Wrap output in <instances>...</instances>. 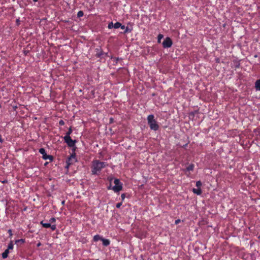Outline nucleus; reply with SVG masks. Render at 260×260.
Wrapping results in <instances>:
<instances>
[{
	"label": "nucleus",
	"mask_w": 260,
	"mask_h": 260,
	"mask_svg": "<svg viewBox=\"0 0 260 260\" xmlns=\"http://www.w3.org/2000/svg\"><path fill=\"white\" fill-rule=\"evenodd\" d=\"M172 40L169 38L167 37L162 42V46L164 48H170L172 45Z\"/></svg>",
	"instance_id": "nucleus-6"
},
{
	"label": "nucleus",
	"mask_w": 260,
	"mask_h": 260,
	"mask_svg": "<svg viewBox=\"0 0 260 260\" xmlns=\"http://www.w3.org/2000/svg\"><path fill=\"white\" fill-rule=\"evenodd\" d=\"M14 248V244L12 241H11L9 244H8L7 249L10 251V250H12Z\"/></svg>",
	"instance_id": "nucleus-14"
},
{
	"label": "nucleus",
	"mask_w": 260,
	"mask_h": 260,
	"mask_svg": "<svg viewBox=\"0 0 260 260\" xmlns=\"http://www.w3.org/2000/svg\"><path fill=\"white\" fill-rule=\"evenodd\" d=\"M121 198L122 201H123L124 200L125 198V194L124 193H122L121 195Z\"/></svg>",
	"instance_id": "nucleus-30"
},
{
	"label": "nucleus",
	"mask_w": 260,
	"mask_h": 260,
	"mask_svg": "<svg viewBox=\"0 0 260 260\" xmlns=\"http://www.w3.org/2000/svg\"><path fill=\"white\" fill-rule=\"evenodd\" d=\"M16 23H17V25H19L20 24V20H19V19H17Z\"/></svg>",
	"instance_id": "nucleus-35"
},
{
	"label": "nucleus",
	"mask_w": 260,
	"mask_h": 260,
	"mask_svg": "<svg viewBox=\"0 0 260 260\" xmlns=\"http://www.w3.org/2000/svg\"><path fill=\"white\" fill-rule=\"evenodd\" d=\"M121 26V23L119 22H116L114 24V28H118Z\"/></svg>",
	"instance_id": "nucleus-17"
},
{
	"label": "nucleus",
	"mask_w": 260,
	"mask_h": 260,
	"mask_svg": "<svg viewBox=\"0 0 260 260\" xmlns=\"http://www.w3.org/2000/svg\"><path fill=\"white\" fill-rule=\"evenodd\" d=\"M10 253V251L7 249L5 250V251L2 253V257L3 258H6L8 256V254Z\"/></svg>",
	"instance_id": "nucleus-10"
},
{
	"label": "nucleus",
	"mask_w": 260,
	"mask_h": 260,
	"mask_svg": "<svg viewBox=\"0 0 260 260\" xmlns=\"http://www.w3.org/2000/svg\"><path fill=\"white\" fill-rule=\"evenodd\" d=\"M131 31V29H130L128 27H126L123 33L127 34L128 32H130Z\"/></svg>",
	"instance_id": "nucleus-23"
},
{
	"label": "nucleus",
	"mask_w": 260,
	"mask_h": 260,
	"mask_svg": "<svg viewBox=\"0 0 260 260\" xmlns=\"http://www.w3.org/2000/svg\"><path fill=\"white\" fill-rule=\"evenodd\" d=\"M164 36L162 34H159L157 36V42L158 43L161 42V40L163 38Z\"/></svg>",
	"instance_id": "nucleus-19"
},
{
	"label": "nucleus",
	"mask_w": 260,
	"mask_h": 260,
	"mask_svg": "<svg viewBox=\"0 0 260 260\" xmlns=\"http://www.w3.org/2000/svg\"><path fill=\"white\" fill-rule=\"evenodd\" d=\"M55 221H56V219L54 217L51 218L49 220L50 222H51V223L55 222Z\"/></svg>",
	"instance_id": "nucleus-26"
},
{
	"label": "nucleus",
	"mask_w": 260,
	"mask_h": 260,
	"mask_svg": "<svg viewBox=\"0 0 260 260\" xmlns=\"http://www.w3.org/2000/svg\"><path fill=\"white\" fill-rule=\"evenodd\" d=\"M50 228H51V229L52 231H54V230H55V229H56V225H55V224H54V225H51V226H50Z\"/></svg>",
	"instance_id": "nucleus-28"
},
{
	"label": "nucleus",
	"mask_w": 260,
	"mask_h": 260,
	"mask_svg": "<svg viewBox=\"0 0 260 260\" xmlns=\"http://www.w3.org/2000/svg\"><path fill=\"white\" fill-rule=\"evenodd\" d=\"M148 124L151 130L157 131L159 129V125L154 118V116L150 114L147 117Z\"/></svg>",
	"instance_id": "nucleus-2"
},
{
	"label": "nucleus",
	"mask_w": 260,
	"mask_h": 260,
	"mask_svg": "<svg viewBox=\"0 0 260 260\" xmlns=\"http://www.w3.org/2000/svg\"><path fill=\"white\" fill-rule=\"evenodd\" d=\"M84 15V13L82 11H79L77 13V17L78 18H80L83 17Z\"/></svg>",
	"instance_id": "nucleus-20"
},
{
	"label": "nucleus",
	"mask_w": 260,
	"mask_h": 260,
	"mask_svg": "<svg viewBox=\"0 0 260 260\" xmlns=\"http://www.w3.org/2000/svg\"><path fill=\"white\" fill-rule=\"evenodd\" d=\"M194 168V164H190L188 167L186 168V169L184 170L185 172H190L193 171Z\"/></svg>",
	"instance_id": "nucleus-7"
},
{
	"label": "nucleus",
	"mask_w": 260,
	"mask_h": 260,
	"mask_svg": "<svg viewBox=\"0 0 260 260\" xmlns=\"http://www.w3.org/2000/svg\"><path fill=\"white\" fill-rule=\"evenodd\" d=\"M122 202L118 203L116 205V207L117 208H119L121 207V206L122 205Z\"/></svg>",
	"instance_id": "nucleus-27"
},
{
	"label": "nucleus",
	"mask_w": 260,
	"mask_h": 260,
	"mask_svg": "<svg viewBox=\"0 0 260 260\" xmlns=\"http://www.w3.org/2000/svg\"><path fill=\"white\" fill-rule=\"evenodd\" d=\"M34 2H38V0H32Z\"/></svg>",
	"instance_id": "nucleus-38"
},
{
	"label": "nucleus",
	"mask_w": 260,
	"mask_h": 260,
	"mask_svg": "<svg viewBox=\"0 0 260 260\" xmlns=\"http://www.w3.org/2000/svg\"><path fill=\"white\" fill-rule=\"evenodd\" d=\"M115 185L112 187V189L115 192H118L122 189V184L120 182L119 179H115L114 180Z\"/></svg>",
	"instance_id": "nucleus-4"
},
{
	"label": "nucleus",
	"mask_w": 260,
	"mask_h": 260,
	"mask_svg": "<svg viewBox=\"0 0 260 260\" xmlns=\"http://www.w3.org/2000/svg\"><path fill=\"white\" fill-rule=\"evenodd\" d=\"M74 152L71 155L70 157L69 158H72L73 160H74V161H76V154L75 153V151H74Z\"/></svg>",
	"instance_id": "nucleus-21"
},
{
	"label": "nucleus",
	"mask_w": 260,
	"mask_h": 260,
	"mask_svg": "<svg viewBox=\"0 0 260 260\" xmlns=\"http://www.w3.org/2000/svg\"><path fill=\"white\" fill-rule=\"evenodd\" d=\"M181 221V220L180 219H177L175 221V224H178L179 223H180Z\"/></svg>",
	"instance_id": "nucleus-31"
},
{
	"label": "nucleus",
	"mask_w": 260,
	"mask_h": 260,
	"mask_svg": "<svg viewBox=\"0 0 260 260\" xmlns=\"http://www.w3.org/2000/svg\"><path fill=\"white\" fill-rule=\"evenodd\" d=\"M4 142V139L2 138V135L0 134V142L2 143Z\"/></svg>",
	"instance_id": "nucleus-32"
},
{
	"label": "nucleus",
	"mask_w": 260,
	"mask_h": 260,
	"mask_svg": "<svg viewBox=\"0 0 260 260\" xmlns=\"http://www.w3.org/2000/svg\"><path fill=\"white\" fill-rule=\"evenodd\" d=\"M102 241L103 242V245L104 246H107L110 243V240L109 239H104L103 238V239L102 240Z\"/></svg>",
	"instance_id": "nucleus-8"
},
{
	"label": "nucleus",
	"mask_w": 260,
	"mask_h": 260,
	"mask_svg": "<svg viewBox=\"0 0 260 260\" xmlns=\"http://www.w3.org/2000/svg\"><path fill=\"white\" fill-rule=\"evenodd\" d=\"M114 59L116 60V62L119 60V58L118 57H114Z\"/></svg>",
	"instance_id": "nucleus-36"
},
{
	"label": "nucleus",
	"mask_w": 260,
	"mask_h": 260,
	"mask_svg": "<svg viewBox=\"0 0 260 260\" xmlns=\"http://www.w3.org/2000/svg\"><path fill=\"white\" fill-rule=\"evenodd\" d=\"M59 124L61 126L63 125L64 124V122L63 120H60L59 121Z\"/></svg>",
	"instance_id": "nucleus-29"
},
{
	"label": "nucleus",
	"mask_w": 260,
	"mask_h": 260,
	"mask_svg": "<svg viewBox=\"0 0 260 260\" xmlns=\"http://www.w3.org/2000/svg\"><path fill=\"white\" fill-rule=\"evenodd\" d=\"M63 140L64 142L67 143L69 147H74L73 149V150L75 151L76 149V147H75V144L76 143V140H72L71 137H64Z\"/></svg>",
	"instance_id": "nucleus-3"
},
{
	"label": "nucleus",
	"mask_w": 260,
	"mask_h": 260,
	"mask_svg": "<svg viewBox=\"0 0 260 260\" xmlns=\"http://www.w3.org/2000/svg\"><path fill=\"white\" fill-rule=\"evenodd\" d=\"M25 242V239H21L19 240H16L15 241V244L18 245L19 243H21L22 244L24 243Z\"/></svg>",
	"instance_id": "nucleus-16"
},
{
	"label": "nucleus",
	"mask_w": 260,
	"mask_h": 260,
	"mask_svg": "<svg viewBox=\"0 0 260 260\" xmlns=\"http://www.w3.org/2000/svg\"><path fill=\"white\" fill-rule=\"evenodd\" d=\"M202 185V182L201 181H198L197 182H196V186L197 187H198V188H200V187Z\"/></svg>",
	"instance_id": "nucleus-24"
},
{
	"label": "nucleus",
	"mask_w": 260,
	"mask_h": 260,
	"mask_svg": "<svg viewBox=\"0 0 260 260\" xmlns=\"http://www.w3.org/2000/svg\"><path fill=\"white\" fill-rule=\"evenodd\" d=\"M107 166V163L105 162L101 161L99 160H93L92 161L91 166V173L92 175H99L101 173L102 170L105 168Z\"/></svg>",
	"instance_id": "nucleus-1"
},
{
	"label": "nucleus",
	"mask_w": 260,
	"mask_h": 260,
	"mask_svg": "<svg viewBox=\"0 0 260 260\" xmlns=\"http://www.w3.org/2000/svg\"><path fill=\"white\" fill-rule=\"evenodd\" d=\"M192 192L194 193L197 194V195H200L202 193V190L200 188L197 189L193 188Z\"/></svg>",
	"instance_id": "nucleus-9"
},
{
	"label": "nucleus",
	"mask_w": 260,
	"mask_h": 260,
	"mask_svg": "<svg viewBox=\"0 0 260 260\" xmlns=\"http://www.w3.org/2000/svg\"><path fill=\"white\" fill-rule=\"evenodd\" d=\"M74 160H73L72 158H69L67 160V163L68 165H71L73 164Z\"/></svg>",
	"instance_id": "nucleus-18"
},
{
	"label": "nucleus",
	"mask_w": 260,
	"mask_h": 260,
	"mask_svg": "<svg viewBox=\"0 0 260 260\" xmlns=\"http://www.w3.org/2000/svg\"><path fill=\"white\" fill-rule=\"evenodd\" d=\"M120 27L121 28V29H124V30H125V28H126L124 25H122V24Z\"/></svg>",
	"instance_id": "nucleus-33"
},
{
	"label": "nucleus",
	"mask_w": 260,
	"mask_h": 260,
	"mask_svg": "<svg viewBox=\"0 0 260 260\" xmlns=\"http://www.w3.org/2000/svg\"><path fill=\"white\" fill-rule=\"evenodd\" d=\"M73 130L72 129V127H70L69 128L68 131L66 133V136L64 137H70L71 134L72 133Z\"/></svg>",
	"instance_id": "nucleus-15"
},
{
	"label": "nucleus",
	"mask_w": 260,
	"mask_h": 260,
	"mask_svg": "<svg viewBox=\"0 0 260 260\" xmlns=\"http://www.w3.org/2000/svg\"><path fill=\"white\" fill-rule=\"evenodd\" d=\"M41 243L40 242L38 243L37 244V247H39V246H41Z\"/></svg>",
	"instance_id": "nucleus-37"
},
{
	"label": "nucleus",
	"mask_w": 260,
	"mask_h": 260,
	"mask_svg": "<svg viewBox=\"0 0 260 260\" xmlns=\"http://www.w3.org/2000/svg\"><path fill=\"white\" fill-rule=\"evenodd\" d=\"M8 233H9V237L11 238L12 236H13V233H12V230L11 229H9L8 231Z\"/></svg>",
	"instance_id": "nucleus-25"
},
{
	"label": "nucleus",
	"mask_w": 260,
	"mask_h": 260,
	"mask_svg": "<svg viewBox=\"0 0 260 260\" xmlns=\"http://www.w3.org/2000/svg\"><path fill=\"white\" fill-rule=\"evenodd\" d=\"M39 152L43 155L42 158L44 160L49 159L50 161H52L53 159V157L52 155H47L46 153L45 149L42 148L39 150Z\"/></svg>",
	"instance_id": "nucleus-5"
},
{
	"label": "nucleus",
	"mask_w": 260,
	"mask_h": 260,
	"mask_svg": "<svg viewBox=\"0 0 260 260\" xmlns=\"http://www.w3.org/2000/svg\"><path fill=\"white\" fill-rule=\"evenodd\" d=\"M103 239V237H101V236H100L99 235H95L94 237H93V241L94 242H97L99 240H102Z\"/></svg>",
	"instance_id": "nucleus-12"
},
{
	"label": "nucleus",
	"mask_w": 260,
	"mask_h": 260,
	"mask_svg": "<svg viewBox=\"0 0 260 260\" xmlns=\"http://www.w3.org/2000/svg\"><path fill=\"white\" fill-rule=\"evenodd\" d=\"M107 188L108 189L110 190V189H112V187L111 186V184H110V185L109 186L107 187Z\"/></svg>",
	"instance_id": "nucleus-34"
},
{
	"label": "nucleus",
	"mask_w": 260,
	"mask_h": 260,
	"mask_svg": "<svg viewBox=\"0 0 260 260\" xmlns=\"http://www.w3.org/2000/svg\"><path fill=\"white\" fill-rule=\"evenodd\" d=\"M255 88L256 90L260 91V79L256 81L255 83Z\"/></svg>",
	"instance_id": "nucleus-11"
},
{
	"label": "nucleus",
	"mask_w": 260,
	"mask_h": 260,
	"mask_svg": "<svg viewBox=\"0 0 260 260\" xmlns=\"http://www.w3.org/2000/svg\"><path fill=\"white\" fill-rule=\"evenodd\" d=\"M108 28L109 29H111L112 28H114V24L112 22H110L108 23Z\"/></svg>",
	"instance_id": "nucleus-22"
},
{
	"label": "nucleus",
	"mask_w": 260,
	"mask_h": 260,
	"mask_svg": "<svg viewBox=\"0 0 260 260\" xmlns=\"http://www.w3.org/2000/svg\"><path fill=\"white\" fill-rule=\"evenodd\" d=\"M40 223L42 225L43 227L45 228H49L51 226V224L49 223H44L43 221H42Z\"/></svg>",
	"instance_id": "nucleus-13"
}]
</instances>
